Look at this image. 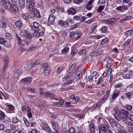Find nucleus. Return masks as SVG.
I'll return each mask as SVG.
<instances>
[{
  "mask_svg": "<svg viewBox=\"0 0 133 133\" xmlns=\"http://www.w3.org/2000/svg\"><path fill=\"white\" fill-rule=\"evenodd\" d=\"M132 31L131 30H128L125 32V35L128 36H131L133 35Z\"/></svg>",
  "mask_w": 133,
  "mask_h": 133,
  "instance_id": "obj_36",
  "label": "nucleus"
},
{
  "mask_svg": "<svg viewBox=\"0 0 133 133\" xmlns=\"http://www.w3.org/2000/svg\"><path fill=\"white\" fill-rule=\"evenodd\" d=\"M109 122L110 124L114 126H117L118 123L116 120L113 118H110L109 119Z\"/></svg>",
  "mask_w": 133,
  "mask_h": 133,
  "instance_id": "obj_20",
  "label": "nucleus"
},
{
  "mask_svg": "<svg viewBox=\"0 0 133 133\" xmlns=\"http://www.w3.org/2000/svg\"><path fill=\"white\" fill-rule=\"evenodd\" d=\"M125 96L127 98L128 100L131 101L133 98V91H131L126 92Z\"/></svg>",
  "mask_w": 133,
  "mask_h": 133,
  "instance_id": "obj_13",
  "label": "nucleus"
},
{
  "mask_svg": "<svg viewBox=\"0 0 133 133\" xmlns=\"http://www.w3.org/2000/svg\"><path fill=\"white\" fill-rule=\"evenodd\" d=\"M75 35L77 36L75 38L76 40H77L80 39L82 35L81 32V31L77 30L75 31Z\"/></svg>",
  "mask_w": 133,
  "mask_h": 133,
  "instance_id": "obj_19",
  "label": "nucleus"
},
{
  "mask_svg": "<svg viewBox=\"0 0 133 133\" xmlns=\"http://www.w3.org/2000/svg\"><path fill=\"white\" fill-rule=\"evenodd\" d=\"M23 120L24 122L25 125L27 126H28L29 125V123L28 121L26 118H24Z\"/></svg>",
  "mask_w": 133,
  "mask_h": 133,
  "instance_id": "obj_63",
  "label": "nucleus"
},
{
  "mask_svg": "<svg viewBox=\"0 0 133 133\" xmlns=\"http://www.w3.org/2000/svg\"><path fill=\"white\" fill-rule=\"evenodd\" d=\"M55 16L54 15L52 14H50L48 17L49 23L51 24H52L55 21Z\"/></svg>",
  "mask_w": 133,
  "mask_h": 133,
  "instance_id": "obj_16",
  "label": "nucleus"
},
{
  "mask_svg": "<svg viewBox=\"0 0 133 133\" xmlns=\"http://www.w3.org/2000/svg\"><path fill=\"white\" fill-rule=\"evenodd\" d=\"M41 26L40 24L37 22H34L33 25L30 26V29L32 30H35Z\"/></svg>",
  "mask_w": 133,
  "mask_h": 133,
  "instance_id": "obj_10",
  "label": "nucleus"
},
{
  "mask_svg": "<svg viewBox=\"0 0 133 133\" xmlns=\"http://www.w3.org/2000/svg\"><path fill=\"white\" fill-rule=\"evenodd\" d=\"M7 111L6 112L8 113L11 114L15 113V108L12 105L9 104L6 106Z\"/></svg>",
  "mask_w": 133,
  "mask_h": 133,
  "instance_id": "obj_7",
  "label": "nucleus"
},
{
  "mask_svg": "<svg viewBox=\"0 0 133 133\" xmlns=\"http://www.w3.org/2000/svg\"><path fill=\"white\" fill-rule=\"evenodd\" d=\"M15 25L18 28H20L22 25V23L21 21L18 20L15 23Z\"/></svg>",
  "mask_w": 133,
  "mask_h": 133,
  "instance_id": "obj_31",
  "label": "nucleus"
},
{
  "mask_svg": "<svg viewBox=\"0 0 133 133\" xmlns=\"http://www.w3.org/2000/svg\"><path fill=\"white\" fill-rule=\"evenodd\" d=\"M110 127V126L108 124H101L98 128L99 133H102L101 132V130L103 132V133H107V130H109Z\"/></svg>",
  "mask_w": 133,
  "mask_h": 133,
  "instance_id": "obj_2",
  "label": "nucleus"
},
{
  "mask_svg": "<svg viewBox=\"0 0 133 133\" xmlns=\"http://www.w3.org/2000/svg\"><path fill=\"white\" fill-rule=\"evenodd\" d=\"M76 12L75 9H69L68 10V14L69 15H73Z\"/></svg>",
  "mask_w": 133,
  "mask_h": 133,
  "instance_id": "obj_27",
  "label": "nucleus"
},
{
  "mask_svg": "<svg viewBox=\"0 0 133 133\" xmlns=\"http://www.w3.org/2000/svg\"><path fill=\"white\" fill-rule=\"evenodd\" d=\"M35 30L39 33L40 35L42 36H43L44 35L45 29L42 26L39 27Z\"/></svg>",
  "mask_w": 133,
  "mask_h": 133,
  "instance_id": "obj_14",
  "label": "nucleus"
},
{
  "mask_svg": "<svg viewBox=\"0 0 133 133\" xmlns=\"http://www.w3.org/2000/svg\"><path fill=\"white\" fill-rule=\"evenodd\" d=\"M105 22L107 24L112 26L114 24L116 20L114 18H109L106 20Z\"/></svg>",
  "mask_w": 133,
  "mask_h": 133,
  "instance_id": "obj_9",
  "label": "nucleus"
},
{
  "mask_svg": "<svg viewBox=\"0 0 133 133\" xmlns=\"http://www.w3.org/2000/svg\"><path fill=\"white\" fill-rule=\"evenodd\" d=\"M76 78L77 79V80H80L82 78V72L81 71H78L76 74Z\"/></svg>",
  "mask_w": 133,
  "mask_h": 133,
  "instance_id": "obj_24",
  "label": "nucleus"
},
{
  "mask_svg": "<svg viewBox=\"0 0 133 133\" xmlns=\"http://www.w3.org/2000/svg\"><path fill=\"white\" fill-rule=\"evenodd\" d=\"M87 52V50L85 49H83L79 52L78 53V54L79 55H84L86 54Z\"/></svg>",
  "mask_w": 133,
  "mask_h": 133,
  "instance_id": "obj_43",
  "label": "nucleus"
},
{
  "mask_svg": "<svg viewBox=\"0 0 133 133\" xmlns=\"http://www.w3.org/2000/svg\"><path fill=\"white\" fill-rule=\"evenodd\" d=\"M68 130L70 133H75V129L74 127H71L69 128Z\"/></svg>",
  "mask_w": 133,
  "mask_h": 133,
  "instance_id": "obj_48",
  "label": "nucleus"
},
{
  "mask_svg": "<svg viewBox=\"0 0 133 133\" xmlns=\"http://www.w3.org/2000/svg\"><path fill=\"white\" fill-rule=\"evenodd\" d=\"M5 38L7 39H10L12 38V36L10 34L7 32L5 34Z\"/></svg>",
  "mask_w": 133,
  "mask_h": 133,
  "instance_id": "obj_41",
  "label": "nucleus"
},
{
  "mask_svg": "<svg viewBox=\"0 0 133 133\" xmlns=\"http://www.w3.org/2000/svg\"><path fill=\"white\" fill-rule=\"evenodd\" d=\"M29 13L30 15H31L33 17L39 18L41 17L39 12L37 9H34L33 11H32Z\"/></svg>",
  "mask_w": 133,
  "mask_h": 133,
  "instance_id": "obj_6",
  "label": "nucleus"
},
{
  "mask_svg": "<svg viewBox=\"0 0 133 133\" xmlns=\"http://www.w3.org/2000/svg\"><path fill=\"white\" fill-rule=\"evenodd\" d=\"M12 132L11 130L9 129H6L3 131V133H11Z\"/></svg>",
  "mask_w": 133,
  "mask_h": 133,
  "instance_id": "obj_64",
  "label": "nucleus"
},
{
  "mask_svg": "<svg viewBox=\"0 0 133 133\" xmlns=\"http://www.w3.org/2000/svg\"><path fill=\"white\" fill-rule=\"evenodd\" d=\"M28 66L29 68H33L35 66V65L34 63V61H33L29 64Z\"/></svg>",
  "mask_w": 133,
  "mask_h": 133,
  "instance_id": "obj_52",
  "label": "nucleus"
},
{
  "mask_svg": "<svg viewBox=\"0 0 133 133\" xmlns=\"http://www.w3.org/2000/svg\"><path fill=\"white\" fill-rule=\"evenodd\" d=\"M74 80L73 79H71L70 80H68L65 83V84L68 86L69 85L71 84L73 82Z\"/></svg>",
  "mask_w": 133,
  "mask_h": 133,
  "instance_id": "obj_53",
  "label": "nucleus"
},
{
  "mask_svg": "<svg viewBox=\"0 0 133 133\" xmlns=\"http://www.w3.org/2000/svg\"><path fill=\"white\" fill-rule=\"evenodd\" d=\"M78 23H76L74 25L71 26L72 27L71 28V29L72 30H74L76 28L78 27Z\"/></svg>",
  "mask_w": 133,
  "mask_h": 133,
  "instance_id": "obj_61",
  "label": "nucleus"
},
{
  "mask_svg": "<svg viewBox=\"0 0 133 133\" xmlns=\"http://www.w3.org/2000/svg\"><path fill=\"white\" fill-rule=\"evenodd\" d=\"M4 44L6 47L8 48H10L11 46V44L10 42L6 41H5L4 43Z\"/></svg>",
  "mask_w": 133,
  "mask_h": 133,
  "instance_id": "obj_45",
  "label": "nucleus"
},
{
  "mask_svg": "<svg viewBox=\"0 0 133 133\" xmlns=\"http://www.w3.org/2000/svg\"><path fill=\"white\" fill-rule=\"evenodd\" d=\"M76 49L74 47L72 46L71 47L70 54L72 56H74L76 53Z\"/></svg>",
  "mask_w": 133,
  "mask_h": 133,
  "instance_id": "obj_42",
  "label": "nucleus"
},
{
  "mask_svg": "<svg viewBox=\"0 0 133 133\" xmlns=\"http://www.w3.org/2000/svg\"><path fill=\"white\" fill-rule=\"evenodd\" d=\"M108 39L107 37H105L104 39H103L101 43V44L103 45L106 43L108 42Z\"/></svg>",
  "mask_w": 133,
  "mask_h": 133,
  "instance_id": "obj_49",
  "label": "nucleus"
},
{
  "mask_svg": "<svg viewBox=\"0 0 133 133\" xmlns=\"http://www.w3.org/2000/svg\"><path fill=\"white\" fill-rule=\"evenodd\" d=\"M108 97L107 95H104L101 98V102L102 103H104L107 99Z\"/></svg>",
  "mask_w": 133,
  "mask_h": 133,
  "instance_id": "obj_37",
  "label": "nucleus"
},
{
  "mask_svg": "<svg viewBox=\"0 0 133 133\" xmlns=\"http://www.w3.org/2000/svg\"><path fill=\"white\" fill-rule=\"evenodd\" d=\"M48 126V125L46 122H43L42 123V128L44 131H46V128Z\"/></svg>",
  "mask_w": 133,
  "mask_h": 133,
  "instance_id": "obj_44",
  "label": "nucleus"
},
{
  "mask_svg": "<svg viewBox=\"0 0 133 133\" xmlns=\"http://www.w3.org/2000/svg\"><path fill=\"white\" fill-rule=\"evenodd\" d=\"M59 100H60V101L56 103V104L58 106H61L63 104V103L64 102V101L63 100H61V99H62V98L59 97L58 98Z\"/></svg>",
  "mask_w": 133,
  "mask_h": 133,
  "instance_id": "obj_38",
  "label": "nucleus"
},
{
  "mask_svg": "<svg viewBox=\"0 0 133 133\" xmlns=\"http://www.w3.org/2000/svg\"><path fill=\"white\" fill-rule=\"evenodd\" d=\"M31 78L30 77H28L22 79L21 81L24 84H28L31 82Z\"/></svg>",
  "mask_w": 133,
  "mask_h": 133,
  "instance_id": "obj_15",
  "label": "nucleus"
},
{
  "mask_svg": "<svg viewBox=\"0 0 133 133\" xmlns=\"http://www.w3.org/2000/svg\"><path fill=\"white\" fill-rule=\"evenodd\" d=\"M114 116L115 118L118 121H120V118H119V114L117 112H115L114 114Z\"/></svg>",
  "mask_w": 133,
  "mask_h": 133,
  "instance_id": "obj_47",
  "label": "nucleus"
},
{
  "mask_svg": "<svg viewBox=\"0 0 133 133\" xmlns=\"http://www.w3.org/2000/svg\"><path fill=\"white\" fill-rule=\"evenodd\" d=\"M70 102H65V107H71L72 106V105L70 104Z\"/></svg>",
  "mask_w": 133,
  "mask_h": 133,
  "instance_id": "obj_62",
  "label": "nucleus"
},
{
  "mask_svg": "<svg viewBox=\"0 0 133 133\" xmlns=\"http://www.w3.org/2000/svg\"><path fill=\"white\" fill-rule=\"evenodd\" d=\"M4 64H7L8 65V62L9 61V58L7 56H5L4 58Z\"/></svg>",
  "mask_w": 133,
  "mask_h": 133,
  "instance_id": "obj_50",
  "label": "nucleus"
},
{
  "mask_svg": "<svg viewBox=\"0 0 133 133\" xmlns=\"http://www.w3.org/2000/svg\"><path fill=\"white\" fill-rule=\"evenodd\" d=\"M12 122L14 124H16L19 122H20L21 121L17 117H15L12 119Z\"/></svg>",
  "mask_w": 133,
  "mask_h": 133,
  "instance_id": "obj_33",
  "label": "nucleus"
},
{
  "mask_svg": "<svg viewBox=\"0 0 133 133\" xmlns=\"http://www.w3.org/2000/svg\"><path fill=\"white\" fill-rule=\"evenodd\" d=\"M34 34L35 36L37 37H40L42 36L40 35V33H39L37 31H36V30H34Z\"/></svg>",
  "mask_w": 133,
  "mask_h": 133,
  "instance_id": "obj_59",
  "label": "nucleus"
},
{
  "mask_svg": "<svg viewBox=\"0 0 133 133\" xmlns=\"http://www.w3.org/2000/svg\"><path fill=\"white\" fill-rule=\"evenodd\" d=\"M27 114L28 117L29 118H31L32 117V114L31 112L30 108L29 106L27 107Z\"/></svg>",
  "mask_w": 133,
  "mask_h": 133,
  "instance_id": "obj_21",
  "label": "nucleus"
},
{
  "mask_svg": "<svg viewBox=\"0 0 133 133\" xmlns=\"http://www.w3.org/2000/svg\"><path fill=\"white\" fill-rule=\"evenodd\" d=\"M6 117L5 114L4 112L1 110H0V122L4 120Z\"/></svg>",
  "mask_w": 133,
  "mask_h": 133,
  "instance_id": "obj_22",
  "label": "nucleus"
},
{
  "mask_svg": "<svg viewBox=\"0 0 133 133\" xmlns=\"http://www.w3.org/2000/svg\"><path fill=\"white\" fill-rule=\"evenodd\" d=\"M5 8H18L17 4H12L10 2H6Z\"/></svg>",
  "mask_w": 133,
  "mask_h": 133,
  "instance_id": "obj_8",
  "label": "nucleus"
},
{
  "mask_svg": "<svg viewBox=\"0 0 133 133\" xmlns=\"http://www.w3.org/2000/svg\"><path fill=\"white\" fill-rule=\"evenodd\" d=\"M92 38L95 39H98L101 38L102 36L100 35H94L92 36Z\"/></svg>",
  "mask_w": 133,
  "mask_h": 133,
  "instance_id": "obj_56",
  "label": "nucleus"
},
{
  "mask_svg": "<svg viewBox=\"0 0 133 133\" xmlns=\"http://www.w3.org/2000/svg\"><path fill=\"white\" fill-rule=\"evenodd\" d=\"M88 1L87 4L85 5L86 8H92L94 6V4L93 3L95 0H87Z\"/></svg>",
  "mask_w": 133,
  "mask_h": 133,
  "instance_id": "obj_11",
  "label": "nucleus"
},
{
  "mask_svg": "<svg viewBox=\"0 0 133 133\" xmlns=\"http://www.w3.org/2000/svg\"><path fill=\"white\" fill-rule=\"evenodd\" d=\"M76 64H73L69 68V71L72 73H74L76 69Z\"/></svg>",
  "mask_w": 133,
  "mask_h": 133,
  "instance_id": "obj_32",
  "label": "nucleus"
},
{
  "mask_svg": "<svg viewBox=\"0 0 133 133\" xmlns=\"http://www.w3.org/2000/svg\"><path fill=\"white\" fill-rule=\"evenodd\" d=\"M124 77L127 79H132L133 78V72H131L129 74H126Z\"/></svg>",
  "mask_w": 133,
  "mask_h": 133,
  "instance_id": "obj_26",
  "label": "nucleus"
},
{
  "mask_svg": "<svg viewBox=\"0 0 133 133\" xmlns=\"http://www.w3.org/2000/svg\"><path fill=\"white\" fill-rule=\"evenodd\" d=\"M116 89L114 91L111 96V99L114 101L118 96L120 93V90Z\"/></svg>",
  "mask_w": 133,
  "mask_h": 133,
  "instance_id": "obj_5",
  "label": "nucleus"
},
{
  "mask_svg": "<svg viewBox=\"0 0 133 133\" xmlns=\"http://www.w3.org/2000/svg\"><path fill=\"white\" fill-rule=\"evenodd\" d=\"M45 96L46 97H49L53 99L56 100H58V99L54 98V94H51L50 92L46 91L44 94Z\"/></svg>",
  "mask_w": 133,
  "mask_h": 133,
  "instance_id": "obj_18",
  "label": "nucleus"
},
{
  "mask_svg": "<svg viewBox=\"0 0 133 133\" xmlns=\"http://www.w3.org/2000/svg\"><path fill=\"white\" fill-rule=\"evenodd\" d=\"M74 99L75 102V103L78 104H79L82 102V101L80 99L78 96H76Z\"/></svg>",
  "mask_w": 133,
  "mask_h": 133,
  "instance_id": "obj_35",
  "label": "nucleus"
},
{
  "mask_svg": "<svg viewBox=\"0 0 133 133\" xmlns=\"http://www.w3.org/2000/svg\"><path fill=\"white\" fill-rule=\"evenodd\" d=\"M69 50V48H66L63 49L62 50V52L63 53H66L68 52Z\"/></svg>",
  "mask_w": 133,
  "mask_h": 133,
  "instance_id": "obj_58",
  "label": "nucleus"
},
{
  "mask_svg": "<svg viewBox=\"0 0 133 133\" xmlns=\"http://www.w3.org/2000/svg\"><path fill=\"white\" fill-rule=\"evenodd\" d=\"M129 113V111L127 110H122L119 114V116L120 118V120L121 119L123 121H126Z\"/></svg>",
  "mask_w": 133,
  "mask_h": 133,
  "instance_id": "obj_1",
  "label": "nucleus"
},
{
  "mask_svg": "<svg viewBox=\"0 0 133 133\" xmlns=\"http://www.w3.org/2000/svg\"><path fill=\"white\" fill-rule=\"evenodd\" d=\"M36 48V45H32L28 48V50L30 51H32L34 50Z\"/></svg>",
  "mask_w": 133,
  "mask_h": 133,
  "instance_id": "obj_46",
  "label": "nucleus"
},
{
  "mask_svg": "<svg viewBox=\"0 0 133 133\" xmlns=\"http://www.w3.org/2000/svg\"><path fill=\"white\" fill-rule=\"evenodd\" d=\"M100 103H97L93 105L91 107L93 110H95L96 109L99 110L100 109Z\"/></svg>",
  "mask_w": 133,
  "mask_h": 133,
  "instance_id": "obj_23",
  "label": "nucleus"
},
{
  "mask_svg": "<svg viewBox=\"0 0 133 133\" xmlns=\"http://www.w3.org/2000/svg\"><path fill=\"white\" fill-rule=\"evenodd\" d=\"M68 86L65 83H64L62 85L61 89L62 91H66L69 90Z\"/></svg>",
  "mask_w": 133,
  "mask_h": 133,
  "instance_id": "obj_30",
  "label": "nucleus"
},
{
  "mask_svg": "<svg viewBox=\"0 0 133 133\" xmlns=\"http://www.w3.org/2000/svg\"><path fill=\"white\" fill-rule=\"evenodd\" d=\"M25 38H28L31 39L33 37L32 35L30 33H28L25 36Z\"/></svg>",
  "mask_w": 133,
  "mask_h": 133,
  "instance_id": "obj_54",
  "label": "nucleus"
},
{
  "mask_svg": "<svg viewBox=\"0 0 133 133\" xmlns=\"http://www.w3.org/2000/svg\"><path fill=\"white\" fill-rule=\"evenodd\" d=\"M24 42L26 45H29L30 44V43L31 42V39L25 38Z\"/></svg>",
  "mask_w": 133,
  "mask_h": 133,
  "instance_id": "obj_40",
  "label": "nucleus"
},
{
  "mask_svg": "<svg viewBox=\"0 0 133 133\" xmlns=\"http://www.w3.org/2000/svg\"><path fill=\"white\" fill-rule=\"evenodd\" d=\"M19 7L21 8H24L25 6V2L24 0H19Z\"/></svg>",
  "mask_w": 133,
  "mask_h": 133,
  "instance_id": "obj_25",
  "label": "nucleus"
},
{
  "mask_svg": "<svg viewBox=\"0 0 133 133\" xmlns=\"http://www.w3.org/2000/svg\"><path fill=\"white\" fill-rule=\"evenodd\" d=\"M22 17L25 19H28L29 17V15L28 14L25 13L22 14Z\"/></svg>",
  "mask_w": 133,
  "mask_h": 133,
  "instance_id": "obj_51",
  "label": "nucleus"
},
{
  "mask_svg": "<svg viewBox=\"0 0 133 133\" xmlns=\"http://www.w3.org/2000/svg\"><path fill=\"white\" fill-rule=\"evenodd\" d=\"M123 84L121 83H119L118 84H116L114 85V87L115 88V89H118L119 90L120 89V91L121 89V88L123 87Z\"/></svg>",
  "mask_w": 133,
  "mask_h": 133,
  "instance_id": "obj_29",
  "label": "nucleus"
},
{
  "mask_svg": "<svg viewBox=\"0 0 133 133\" xmlns=\"http://www.w3.org/2000/svg\"><path fill=\"white\" fill-rule=\"evenodd\" d=\"M43 67L44 69V73L45 76L48 75L50 73L51 69L48 66V64L46 63H45L43 66Z\"/></svg>",
  "mask_w": 133,
  "mask_h": 133,
  "instance_id": "obj_3",
  "label": "nucleus"
},
{
  "mask_svg": "<svg viewBox=\"0 0 133 133\" xmlns=\"http://www.w3.org/2000/svg\"><path fill=\"white\" fill-rule=\"evenodd\" d=\"M75 32L72 31L70 33V36L71 38H74L75 37Z\"/></svg>",
  "mask_w": 133,
  "mask_h": 133,
  "instance_id": "obj_57",
  "label": "nucleus"
},
{
  "mask_svg": "<svg viewBox=\"0 0 133 133\" xmlns=\"http://www.w3.org/2000/svg\"><path fill=\"white\" fill-rule=\"evenodd\" d=\"M79 85L80 86V87L82 86V87L83 89L85 88V82H83L82 81H81L79 83Z\"/></svg>",
  "mask_w": 133,
  "mask_h": 133,
  "instance_id": "obj_60",
  "label": "nucleus"
},
{
  "mask_svg": "<svg viewBox=\"0 0 133 133\" xmlns=\"http://www.w3.org/2000/svg\"><path fill=\"white\" fill-rule=\"evenodd\" d=\"M107 27L105 26H103L101 28V30L104 33L106 32L107 30Z\"/></svg>",
  "mask_w": 133,
  "mask_h": 133,
  "instance_id": "obj_55",
  "label": "nucleus"
},
{
  "mask_svg": "<svg viewBox=\"0 0 133 133\" xmlns=\"http://www.w3.org/2000/svg\"><path fill=\"white\" fill-rule=\"evenodd\" d=\"M28 32L27 30L23 29L20 31V35L24 37Z\"/></svg>",
  "mask_w": 133,
  "mask_h": 133,
  "instance_id": "obj_28",
  "label": "nucleus"
},
{
  "mask_svg": "<svg viewBox=\"0 0 133 133\" xmlns=\"http://www.w3.org/2000/svg\"><path fill=\"white\" fill-rule=\"evenodd\" d=\"M103 50L101 49L92 52L90 54L91 56H97L102 55L103 53Z\"/></svg>",
  "mask_w": 133,
  "mask_h": 133,
  "instance_id": "obj_4",
  "label": "nucleus"
},
{
  "mask_svg": "<svg viewBox=\"0 0 133 133\" xmlns=\"http://www.w3.org/2000/svg\"><path fill=\"white\" fill-rule=\"evenodd\" d=\"M74 19L76 20H80L81 23H83L85 20L86 17L84 16L76 15L74 16Z\"/></svg>",
  "mask_w": 133,
  "mask_h": 133,
  "instance_id": "obj_12",
  "label": "nucleus"
},
{
  "mask_svg": "<svg viewBox=\"0 0 133 133\" xmlns=\"http://www.w3.org/2000/svg\"><path fill=\"white\" fill-rule=\"evenodd\" d=\"M105 82L104 81V78L102 76L100 77L98 79V81L97 83V84H101L102 83Z\"/></svg>",
  "mask_w": 133,
  "mask_h": 133,
  "instance_id": "obj_34",
  "label": "nucleus"
},
{
  "mask_svg": "<svg viewBox=\"0 0 133 133\" xmlns=\"http://www.w3.org/2000/svg\"><path fill=\"white\" fill-rule=\"evenodd\" d=\"M6 25L5 21L3 19H1L0 20V28H3L4 29H6Z\"/></svg>",
  "mask_w": 133,
  "mask_h": 133,
  "instance_id": "obj_17",
  "label": "nucleus"
},
{
  "mask_svg": "<svg viewBox=\"0 0 133 133\" xmlns=\"http://www.w3.org/2000/svg\"><path fill=\"white\" fill-rule=\"evenodd\" d=\"M125 109L128 111H130L132 108V106L129 104H125L124 106Z\"/></svg>",
  "mask_w": 133,
  "mask_h": 133,
  "instance_id": "obj_39",
  "label": "nucleus"
}]
</instances>
